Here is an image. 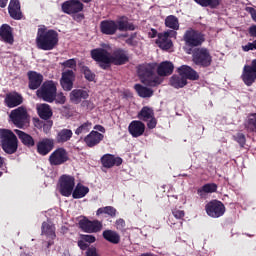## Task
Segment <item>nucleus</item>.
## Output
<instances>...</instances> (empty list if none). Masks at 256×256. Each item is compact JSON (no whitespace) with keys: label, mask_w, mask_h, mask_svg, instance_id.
<instances>
[{"label":"nucleus","mask_w":256,"mask_h":256,"mask_svg":"<svg viewBox=\"0 0 256 256\" xmlns=\"http://www.w3.org/2000/svg\"><path fill=\"white\" fill-rule=\"evenodd\" d=\"M49 161L51 165H63V163H67V161H69V155L67 154V150H65V148L56 149L50 155Z\"/></svg>","instance_id":"nucleus-12"},{"label":"nucleus","mask_w":256,"mask_h":256,"mask_svg":"<svg viewBox=\"0 0 256 256\" xmlns=\"http://www.w3.org/2000/svg\"><path fill=\"white\" fill-rule=\"evenodd\" d=\"M134 88L137 94L139 95V97H142L143 99L153 97V89L151 88H147L141 84H136Z\"/></svg>","instance_id":"nucleus-36"},{"label":"nucleus","mask_w":256,"mask_h":256,"mask_svg":"<svg viewBox=\"0 0 256 256\" xmlns=\"http://www.w3.org/2000/svg\"><path fill=\"white\" fill-rule=\"evenodd\" d=\"M42 235H45L48 241V247L53 243V240L57 235L55 234V225H53V222L46 221L42 223Z\"/></svg>","instance_id":"nucleus-17"},{"label":"nucleus","mask_w":256,"mask_h":256,"mask_svg":"<svg viewBox=\"0 0 256 256\" xmlns=\"http://www.w3.org/2000/svg\"><path fill=\"white\" fill-rule=\"evenodd\" d=\"M51 127H53V122L47 121L46 123L43 124V131L44 133H49L51 131Z\"/></svg>","instance_id":"nucleus-55"},{"label":"nucleus","mask_w":256,"mask_h":256,"mask_svg":"<svg viewBox=\"0 0 256 256\" xmlns=\"http://www.w3.org/2000/svg\"><path fill=\"white\" fill-rule=\"evenodd\" d=\"M157 35V31L152 30V34H150V37H155Z\"/></svg>","instance_id":"nucleus-62"},{"label":"nucleus","mask_w":256,"mask_h":256,"mask_svg":"<svg viewBox=\"0 0 256 256\" xmlns=\"http://www.w3.org/2000/svg\"><path fill=\"white\" fill-rule=\"evenodd\" d=\"M178 73L180 77H183L184 79H190V81H197V79H199V74L197 71L187 65H183L178 68Z\"/></svg>","instance_id":"nucleus-22"},{"label":"nucleus","mask_w":256,"mask_h":256,"mask_svg":"<svg viewBox=\"0 0 256 256\" xmlns=\"http://www.w3.org/2000/svg\"><path fill=\"white\" fill-rule=\"evenodd\" d=\"M217 191V184L208 183L198 189V195L201 197H205L207 193H215Z\"/></svg>","instance_id":"nucleus-41"},{"label":"nucleus","mask_w":256,"mask_h":256,"mask_svg":"<svg viewBox=\"0 0 256 256\" xmlns=\"http://www.w3.org/2000/svg\"><path fill=\"white\" fill-rule=\"evenodd\" d=\"M71 137H73V131L70 129H62L56 135V141L58 143H67V141H71Z\"/></svg>","instance_id":"nucleus-35"},{"label":"nucleus","mask_w":256,"mask_h":256,"mask_svg":"<svg viewBox=\"0 0 256 256\" xmlns=\"http://www.w3.org/2000/svg\"><path fill=\"white\" fill-rule=\"evenodd\" d=\"M206 213L213 219L223 217L225 215V205L219 200H212L205 206Z\"/></svg>","instance_id":"nucleus-9"},{"label":"nucleus","mask_w":256,"mask_h":256,"mask_svg":"<svg viewBox=\"0 0 256 256\" xmlns=\"http://www.w3.org/2000/svg\"><path fill=\"white\" fill-rule=\"evenodd\" d=\"M8 0H0V7H7Z\"/></svg>","instance_id":"nucleus-60"},{"label":"nucleus","mask_w":256,"mask_h":256,"mask_svg":"<svg viewBox=\"0 0 256 256\" xmlns=\"http://www.w3.org/2000/svg\"><path fill=\"white\" fill-rule=\"evenodd\" d=\"M80 228L85 233H99V231L103 229V224H101V222L98 220H84L80 222Z\"/></svg>","instance_id":"nucleus-15"},{"label":"nucleus","mask_w":256,"mask_h":256,"mask_svg":"<svg viewBox=\"0 0 256 256\" xmlns=\"http://www.w3.org/2000/svg\"><path fill=\"white\" fill-rule=\"evenodd\" d=\"M126 43L128 45H133L135 47V46L139 45V37H137V34H134L126 40Z\"/></svg>","instance_id":"nucleus-51"},{"label":"nucleus","mask_w":256,"mask_h":256,"mask_svg":"<svg viewBox=\"0 0 256 256\" xmlns=\"http://www.w3.org/2000/svg\"><path fill=\"white\" fill-rule=\"evenodd\" d=\"M235 141L239 143L240 146L244 147L246 143L245 134L238 133L236 136H234Z\"/></svg>","instance_id":"nucleus-50"},{"label":"nucleus","mask_w":256,"mask_h":256,"mask_svg":"<svg viewBox=\"0 0 256 256\" xmlns=\"http://www.w3.org/2000/svg\"><path fill=\"white\" fill-rule=\"evenodd\" d=\"M94 129H95L96 131H100V133H105V127H103V126H101V125H96V126L94 127Z\"/></svg>","instance_id":"nucleus-59"},{"label":"nucleus","mask_w":256,"mask_h":256,"mask_svg":"<svg viewBox=\"0 0 256 256\" xmlns=\"http://www.w3.org/2000/svg\"><path fill=\"white\" fill-rule=\"evenodd\" d=\"M170 85L174 87V89H183V87L187 85V79L182 76L174 75L170 78Z\"/></svg>","instance_id":"nucleus-40"},{"label":"nucleus","mask_w":256,"mask_h":256,"mask_svg":"<svg viewBox=\"0 0 256 256\" xmlns=\"http://www.w3.org/2000/svg\"><path fill=\"white\" fill-rule=\"evenodd\" d=\"M193 62L200 67H211L213 58L206 48H200L193 54Z\"/></svg>","instance_id":"nucleus-7"},{"label":"nucleus","mask_w":256,"mask_h":256,"mask_svg":"<svg viewBox=\"0 0 256 256\" xmlns=\"http://www.w3.org/2000/svg\"><path fill=\"white\" fill-rule=\"evenodd\" d=\"M36 109L41 119L47 120L53 116V111L48 104H37Z\"/></svg>","instance_id":"nucleus-31"},{"label":"nucleus","mask_w":256,"mask_h":256,"mask_svg":"<svg viewBox=\"0 0 256 256\" xmlns=\"http://www.w3.org/2000/svg\"><path fill=\"white\" fill-rule=\"evenodd\" d=\"M246 11H247L248 13H250V15H251L253 21H255V23H256V10H255L254 8H252V7H247V8H246Z\"/></svg>","instance_id":"nucleus-56"},{"label":"nucleus","mask_w":256,"mask_h":256,"mask_svg":"<svg viewBox=\"0 0 256 256\" xmlns=\"http://www.w3.org/2000/svg\"><path fill=\"white\" fill-rule=\"evenodd\" d=\"M245 128L247 131L256 133V113L248 116V119L245 123Z\"/></svg>","instance_id":"nucleus-44"},{"label":"nucleus","mask_w":256,"mask_h":256,"mask_svg":"<svg viewBox=\"0 0 256 256\" xmlns=\"http://www.w3.org/2000/svg\"><path fill=\"white\" fill-rule=\"evenodd\" d=\"M105 136L103 134L92 130L85 138L84 143H86L87 147H95V145H99L101 141H103Z\"/></svg>","instance_id":"nucleus-20"},{"label":"nucleus","mask_w":256,"mask_h":256,"mask_svg":"<svg viewBox=\"0 0 256 256\" xmlns=\"http://www.w3.org/2000/svg\"><path fill=\"white\" fill-rule=\"evenodd\" d=\"M109 215L110 217H115L117 215V209H115L113 206H106L99 208L96 212V215Z\"/></svg>","instance_id":"nucleus-45"},{"label":"nucleus","mask_w":256,"mask_h":256,"mask_svg":"<svg viewBox=\"0 0 256 256\" xmlns=\"http://www.w3.org/2000/svg\"><path fill=\"white\" fill-rule=\"evenodd\" d=\"M4 103L9 109H13V107H19L21 103H23V96L17 92H12L6 95Z\"/></svg>","instance_id":"nucleus-18"},{"label":"nucleus","mask_w":256,"mask_h":256,"mask_svg":"<svg viewBox=\"0 0 256 256\" xmlns=\"http://www.w3.org/2000/svg\"><path fill=\"white\" fill-rule=\"evenodd\" d=\"M252 44L254 45V49H256V40Z\"/></svg>","instance_id":"nucleus-64"},{"label":"nucleus","mask_w":256,"mask_h":256,"mask_svg":"<svg viewBox=\"0 0 256 256\" xmlns=\"http://www.w3.org/2000/svg\"><path fill=\"white\" fill-rule=\"evenodd\" d=\"M73 81H75V73L73 70H67L62 73L60 84L64 91H71L73 89Z\"/></svg>","instance_id":"nucleus-16"},{"label":"nucleus","mask_w":256,"mask_h":256,"mask_svg":"<svg viewBox=\"0 0 256 256\" xmlns=\"http://www.w3.org/2000/svg\"><path fill=\"white\" fill-rule=\"evenodd\" d=\"M100 30L104 35H115L117 33V23L113 20H104L100 23Z\"/></svg>","instance_id":"nucleus-23"},{"label":"nucleus","mask_w":256,"mask_h":256,"mask_svg":"<svg viewBox=\"0 0 256 256\" xmlns=\"http://www.w3.org/2000/svg\"><path fill=\"white\" fill-rule=\"evenodd\" d=\"M55 99H56V103H59L60 105H63V103H65V101H67V99L65 98V95H63V93L56 94Z\"/></svg>","instance_id":"nucleus-53"},{"label":"nucleus","mask_w":256,"mask_h":256,"mask_svg":"<svg viewBox=\"0 0 256 256\" xmlns=\"http://www.w3.org/2000/svg\"><path fill=\"white\" fill-rule=\"evenodd\" d=\"M62 67L68 69H75L77 67V61L75 59H69L61 63Z\"/></svg>","instance_id":"nucleus-49"},{"label":"nucleus","mask_w":256,"mask_h":256,"mask_svg":"<svg viewBox=\"0 0 256 256\" xmlns=\"http://www.w3.org/2000/svg\"><path fill=\"white\" fill-rule=\"evenodd\" d=\"M177 32L174 30H168L166 32L158 34V38L156 40V45L163 49V51H169L171 47H173V41H171V37H176Z\"/></svg>","instance_id":"nucleus-10"},{"label":"nucleus","mask_w":256,"mask_h":256,"mask_svg":"<svg viewBox=\"0 0 256 256\" xmlns=\"http://www.w3.org/2000/svg\"><path fill=\"white\" fill-rule=\"evenodd\" d=\"M10 119L16 127H19L20 129L25 127V125L29 123V114L27 113V108L21 106L12 110L10 113Z\"/></svg>","instance_id":"nucleus-6"},{"label":"nucleus","mask_w":256,"mask_h":256,"mask_svg":"<svg viewBox=\"0 0 256 256\" xmlns=\"http://www.w3.org/2000/svg\"><path fill=\"white\" fill-rule=\"evenodd\" d=\"M103 237L106 239V241H109V243H113L114 245H117L119 241H121V236L112 230H105L103 232Z\"/></svg>","instance_id":"nucleus-38"},{"label":"nucleus","mask_w":256,"mask_h":256,"mask_svg":"<svg viewBox=\"0 0 256 256\" xmlns=\"http://www.w3.org/2000/svg\"><path fill=\"white\" fill-rule=\"evenodd\" d=\"M128 131L132 137H141L145 133V124L139 120H134L129 124Z\"/></svg>","instance_id":"nucleus-19"},{"label":"nucleus","mask_w":256,"mask_h":256,"mask_svg":"<svg viewBox=\"0 0 256 256\" xmlns=\"http://www.w3.org/2000/svg\"><path fill=\"white\" fill-rule=\"evenodd\" d=\"M252 69L255 71L256 73V59L252 61Z\"/></svg>","instance_id":"nucleus-61"},{"label":"nucleus","mask_w":256,"mask_h":256,"mask_svg":"<svg viewBox=\"0 0 256 256\" xmlns=\"http://www.w3.org/2000/svg\"><path fill=\"white\" fill-rule=\"evenodd\" d=\"M127 61H129V57L125 50L118 49L113 53L110 52L109 67H111V65H125Z\"/></svg>","instance_id":"nucleus-14"},{"label":"nucleus","mask_w":256,"mask_h":256,"mask_svg":"<svg viewBox=\"0 0 256 256\" xmlns=\"http://www.w3.org/2000/svg\"><path fill=\"white\" fill-rule=\"evenodd\" d=\"M60 193L63 197H71L73 189H75V178L69 175L60 177Z\"/></svg>","instance_id":"nucleus-11"},{"label":"nucleus","mask_w":256,"mask_h":256,"mask_svg":"<svg viewBox=\"0 0 256 256\" xmlns=\"http://www.w3.org/2000/svg\"><path fill=\"white\" fill-rule=\"evenodd\" d=\"M15 133L16 135H18L23 145H26V147H33V145H35V140H33V137H31V135L21 130H15Z\"/></svg>","instance_id":"nucleus-34"},{"label":"nucleus","mask_w":256,"mask_h":256,"mask_svg":"<svg viewBox=\"0 0 256 256\" xmlns=\"http://www.w3.org/2000/svg\"><path fill=\"white\" fill-rule=\"evenodd\" d=\"M243 51H253V49H255V46L252 43H248L247 45L242 47Z\"/></svg>","instance_id":"nucleus-58"},{"label":"nucleus","mask_w":256,"mask_h":256,"mask_svg":"<svg viewBox=\"0 0 256 256\" xmlns=\"http://www.w3.org/2000/svg\"><path fill=\"white\" fill-rule=\"evenodd\" d=\"M195 3L201 5V7H211V9H215L219 7L221 0H194Z\"/></svg>","instance_id":"nucleus-43"},{"label":"nucleus","mask_w":256,"mask_h":256,"mask_svg":"<svg viewBox=\"0 0 256 256\" xmlns=\"http://www.w3.org/2000/svg\"><path fill=\"white\" fill-rule=\"evenodd\" d=\"M36 95L47 103H53L57 95V83L52 80L44 82L41 88L37 90Z\"/></svg>","instance_id":"nucleus-5"},{"label":"nucleus","mask_w":256,"mask_h":256,"mask_svg":"<svg viewBox=\"0 0 256 256\" xmlns=\"http://www.w3.org/2000/svg\"><path fill=\"white\" fill-rule=\"evenodd\" d=\"M172 215L175 217V219H183V217H185V211L174 209L172 211Z\"/></svg>","instance_id":"nucleus-52"},{"label":"nucleus","mask_w":256,"mask_h":256,"mask_svg":"<svg viewBox=\"0 0 256 256\" xmlns=\"http://www.w3.org/2000/svg\"><path fill=\"white\" fill-rule=\"evenodd\" d=\"M97 241V238L93 235H80V239L78 240V247L81 249V251H85L87 247H90L91 243H95Z\"/></svg>","instance_id":"nucleus-32"},{"label":"nucleus","mask_w":256,"mask_h":256,"mask_svg":"<svg viewBox=\"0 0 256 256\" xmlns=\"http://www.w3.org/2000/svg\"><path fill=\"white\" fill-rule=\"evenodd\" d=\"M165 25L166 27H169V29L177 31L179 30V19L174 15H170L165 19Z\"/></svg>","instance_id":"nucleus-42"},{"label":"nucleus","mask_w":256,"mask_h":256,"mask_svg":"<svg viewBox=\"0 0 256 256\" xmlns=\"http://www.w3.org/2000/svg\"><path fill=\"white\" fill-rule=\"evenodd\" d=\"M8 12L12 19L19 20L22 17L21 14V4H19V0H11L8 6Z\"/></svg>","instance_id":"nucleus-28"},{"label":"nucleus","mask_w":256,"mask_h":256,"mask_svg":"<svg viewBox=\"0 0 256 256\" xmlns=\"http://www.w3.org/2000/svg\"><path fill=\"white\" fill-rule=\"evenodd\" d=\"M147 127L148 129H155V127H157V119H155V116L148 120Z\"/></svg>","instance_id":"nucleus-54"},{"label":"nucleus","mask_w":256,"mask_h":256,"mask_svg":"<svg viewBox=\"0 0 256 256\" xmlns=\"http://www.w3.org/2000/svg\"><path fill=\"white\" fill-rule=\"evenodd\" d=\"M85 256H99V250L95 246H88L85 249Z\"/></svg>","instance_id":"nucleus-48"},{"label":"nucleus","mask_w":256,"mask_h":256,"mask_svg":"<svg viewBox=\"0 0 256 256\" xmlns=\"http://www.w3.org/2000/svg\"><path fill=\"white\" fill-rule=\"evenodd\" d=\"M118 31H135V25L129 22L127 17H121L116 21Z\"/></svg>","instance_id":"nucleus-33"},{"label":"nucleus","mask_w":256,"mask_h":256,"mask_svg":"<svg viewBox=\"0 0 256 256\" xmlns=\"http://www.w3.org/2000/svg\"><path fill=\"white\" fill-rule=\"evenodd\" d=\"M101 161H102L103 167H106L107 169H111V167H114V165H117V167H119V165L123 163V159L119 157H115L111 154H105L101 158Z\"/></svg>","instance_id":"nucleus-26"},{"label":"nucleus","mask_w":256,"mask_h":256,"mask_svg":"<svg viewBox=\"0 0 256 256\" xmlns=\"http://www.w3.org/2000/svg\"><path fill=\"white\" fill-rule=\"evenodd\" d=\"M93 129V124L89 121L83 123L75 130V135H85L89 133V130Z\"/></svg>","instance_id":"nucleus-46"},{"label":"nucleus","mask_w":256,"mask_h":256,"mask_svg":"<svg viewBox=\"0 0 256 256\" xmlns=\"http://www.w3.org/2000/svg\"><path fill=\"white\" fill-rule=\"evenodd\" d=\"M62 11L67 15L80 13V11H83V4L81 0H68L62 4Z\"/></svg>","instance_id":"nucleus-13"},{"label":"nucleus","mask_w":256,"mask_h":256,"mask_svg":"<svg viewBox=\"0 0 256 256\" xmlns=\"http://www.w3.org/2000/svg\"><path fill=\"white\" fill-rule=\"evenodd\" d=\"M138 76L144 85L157 87L163 83V78L155 74V64H142L138 66Z\"/></svg>","instance_id":"nucleus-2"},{"label":"nucleus","mask_w":256,"mask_h":256,"mask_svg":"<svg viewBox=\"0 0 256 256\" xmlns=\"http://www.w3.org/2000/svg\"><path fill=\"white\" fill-rule=\"evenodd\" d=\"M59 43V33L53 29H47L45 26L38 28L36 36V46L42 51H53Z\"/></svg>","instance_id":"nucleus-1"},{"label":"nucleus","mask_w":256,"mask_h":256,"mask_svg":"<svg viewBox=\"0 0 256 256\" xmlns=\"http://www.w3.org/2000/svg\"><path fill=\"white\" fill-rule=\"evenodd\" d=\"M141 256H153V255H151V254H149V253H144V254H142Z\"/></svg>","instance_id":"nucleus-63"},{"label":"nucleus","mask_w":256,"mask_h":256,"mask_svg":"<svg viewBox=\"0 0 256 256\" xmlns=\"http://www.w3.org/2000/svg\"><path fill=\"white\" fill-rule=\"evenodd\" d=\"M153 117H155V112H153V108L148 106H144L138 114V118L141 119V121H149L153 119Z\"/></svg>","instance_id":"nucleus-39"},{"label":"nucleus","mask_w":256,"mask_h":256,"mask_svg":"<svg viewBox=\"0 0 256 256\" xmlns=\"http://www.w3.org/2000/svg\"><path fill=\"white\" fill-rule=\"evenodd\" d=\"M173 69H175L173 63L169 61H164L158 66L157 73L160 77H167L168 75H171V73H173Z\"/></svg>","instance_id":"nucleus-29"},{"label":"nucleus","mask_w":256,"mask_h":256,"mask_svg":"<svg viewBox=\"0 0 256 256\" xmlns=\"http://www.w3.org/2000/svg\"><path fill=\"white\" fill-rule=\"evenodd\" d=\"M28 79H29V89L35 90L41 87L43 83V75L30 71L28 72Z\"/></svg>","instance_id":"nucleus-25"},{"label":"nucleus","mask_w":256,"mask_h":256,"mask_svg":"<svg viewBox=\"0 0 256 256\" xmlns=\"http://www.w3.org/2000/svg\"><path fill=\"white\" fill-rule=\"evenodd\" d=\"M0 143L3 151L8 155L17 153V149H19V140L17 139V136L9 129H0Z\"/></svg>","instance_id":"nucleus-3"},{"label":"nucleus","mask_w":256,"mask_h":256,"mask_svg":"<svg viewBox=\"0 0 256 256\" xmlns=\"http://www.w3.org/2000/svg\"><path fill=\"white\" fill-rule=\"evenodd\" d=\"M184 41L188 47H199L205 43V35L203 33L190 29L184 34Z\"/></svg>","instance_id":"nucleus-8"},{"label":"nucleus","mask_w":256,"mask_h":256,"mask_svg":"<svg viewBox=\"0 0 256 256\" xmlns=\"http://www.w3.org/2000/svg\"><path fill=\"white\" fill-rule=\"evenodd\" d=\"M82 72L84 74L85 79H87V81H94L95 80V74L93 72H91V69H89V67L83 66L82 67Z\"/></svg>","instance_id":"nucleus-47"},{"label":"nucleus","mask_w":256,"mask_h":256,"mask_svg":"<svg viewBox=\"0 0 256 256\" xmlns=\"http://www.w3.org/2000/svg\"><path fill=\"white\" fill-rule=\"evenodd\" d=\"M87 193H89V187L77 184L74 191H72V197L73 199H83Z\"/></svg>","instance_id":"nucleus-37"},{"label":"nucleus","mask_w":256,"mask_h":256,"mask_svg":"<svg viewBox=\"0 0 256 256\" xmlns=\"http://www.w3.org/2000/svg\"><path fill=\"white\" fill-rule=\"evenodd\" d=\"M0 37L4 43H8V45H13L15 39L13 38V28L9 26V24H3L0 27Z\"/></svg>","instance_id":"nucleus-21"},{"label":"nucleus","mask_w":256,"mask_h":256,"mask_svg":"<svg viewBox=\"0 0 256 256\" xmlns=\"http://www.w3.org/2000/svg\"><path fill=\"white\" fill-rule=\"evenodd\" d=\"M90 55L101 69H109V61L111 57V46L108 44H101L100 48L91 50Z\"/></svg>","instance_id":"nucleus-4"},{"label":"nucleus","mask_w":256,"mask_h":256,"mask_svg":"<svg viewBox=\"0 0 256 256\" xmlns=\"http://www.w3.org/2000/svg\"><path fill=\"white\" fill-rule=\"evenodd\" d=\"M116 227L117 229L121 230V229H124L125 228V220L123 219H118L116 221Z\"/></svg>","instance_id":"nucleus-57"},{"label":"nucleus","mask_w":256,"mask_h":256,"mask_svg":"<svg viewBox=\"0 0 256 256\" xmlns=\"http://www.w3.org/2000/svg\"><path fill=\"white\" fill-rule=\"evenodd\" d=\"M53 149L52 139H43L37 144V151L40 155H47Z\"/></svg>","instance_id":"nucleus-30"},{"label":"nucleus","mask_w":256,"mask_h":256,"mask_svg":"<svg viewBox=\"0 0 256 256\" xmlns=\"http://www.w3.org/2000/svg\"><path fill=\"white\" fill-rule=\"evenodd\" d=\"M255 79L256 73L254 69L249 65L244 66L242 80L244 81L245 85H253V83H255Z\"/></svg>","instance_id":"nucleus-27"},{"label":"nucleus","mask_w":256,"mask_h":256,"mask_svg":"<svg viewBox=\"0 0 256 256\" xmlns=\"http://www.w3.org/2000/svg\"><path fill=\"white\" fill-rule=\"evenodd\" d=\"M89 98V91L83 89H74L70 92V101L79 105L83 99Z\"/></svg>","instance_id":"nucleus-24"}]
</instances>
